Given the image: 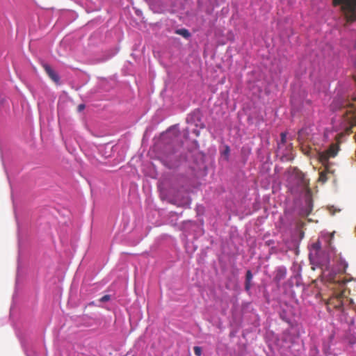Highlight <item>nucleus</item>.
Returning a JSON list of instances; mask_svg holds the SVG:
<instances>
[{
  "label": "nucleus",
  "instance_id": "obj_1",
  "mask_svg": "<svg viewBox=\"0 0 356 356\" xmlns=\"http://www.w3.org/2000/svg\"><path fill=\"white\" fill-rule=\"evenodd\" d=\"M334 6H341V10L348 23L356 21V0H333Z\"/></svg>",
  "mask_w": 356,
  "mask_h": 356
},
{
  "label": "nucleus",
  "instance_id": "obj_2",
  "mask_svg": "<svg viewBox=\"0 0 356 356\" xmlns=\"http://www.w3.org/2000/svg\"><path fill=\"white\" fill-rule=\"evenodd\" d=\"M339 150V145L337 144L332 143L327 150L319 153L318 159L323 165H325L330 158H333L337 156Z\"/></svg>",
  "mask_w": 356,
  "mask_h": 356
},
{
  "label": "nucleus",
  "instance_id": "obj_3",
  "mask_svg": "<svg viewBox=\"0 0 356 356\" xmlns=\"http://www.w3.org/2000/svg\"><path fill=\"white\" fill-rule=\"evenodd\" d=\"M42 67L45 71V72L47 74L49 77L56 84H60V76L59 75L55 72L51 67L47 64L44 63L42 64Z\"/></svg>",
  "mask_w": 356,
  "mask_h": 356
},
{
  "label": "nucleus",
  "instance_id": "obj_4",
  "mask_svg": "<svg viewBox=\"0 0 356 356\" xmlns=\"http://www.w3.org/2000/svg\"><path fill=\"white\" fill-rule=\"evenodd\" d=\"M175 159V156H174L164 155L162 158L163 163L169 168H173L177 166V164L174 162Z\"/></svg>",
  "mask_w": 356,
  "mask_h": 356
},
{
  "label": "nucleus",
  "instance_id": "obj_5",
  "mask_svg": "<svg viewBox=\"0 0 356 356\" xmlns=\"http://www.w3.org/2000/svg\"><path fill=\"white\" fill-rule=\"evenodd\" d=\"M296 177L298 179L299 184L303 187H306L309 184L308 180L305 178V174L301 171H296Z\"/></svg>",
  "mask_w": 356,
  "mask_h": 356
},
{
  "label": "nucleus",
  "instance_id": "obj_6",
  "mask_svg": "<svg viewBox=\"0 0 356 356\" xmlns=\"http://www.w3.org/2000/svg\"><path fill=\"white\" fill-rule=\"evenodd\" d=\"M252 273L251 270H248L246 272L245 275V289L247 291H249L251 288V280L252 279Z\"/></svg>",
  "mask_w": 356,
  "mask_h": 356
},
{
  "label": "nucleus",
  "instance_id": "obj_7",
  "mask_svg": "<svg viewBox=\"0 0 356 356\" xmlns=\"http://www.w3.org/2000/svg\"><path fill=\"white\" fill-rule=\"evenodd\" d=\"M349 293L350 291L346 288H343L336 296L339 300H341L342 298H347Z\"/></svg>",
  "mask_w": 356,
  "mask_h": 356
},
{
  "label": "nucleus",
  "instance_id": "obj_8",
  "mask_svg": "<svg viewBox=\"0 0 356 356\" xmlns=\"http://www.w3.org/2000/svg\"><path fill=\"white\" fill-rule=\"evenodd\" d=\"M175 33L183 36L185 38H188L191 36L189 31L186 29H177Z\"/></svg>",
  "mask_w": 356,
  "mask_h": 356
},
{
  "label": "nucleus",
  "instance_id": "obj_9",
  "mask_svg": "<svg viewBox=\"0 0 356 356\" xmlns=\"http://www.w3.org/2000/svg\"><path fill=\"white\" fill-rule=\"evenodd\" d=\"M318 180H319V181H321L323 183H325V181H327V170H324V171H322L320 172Z\"/></svg>",
  "mask_w": 356,
  "mask_h": 356
},
{
  "label": "nucleus",
  "instance_id": "obj_10",
  "mask_svg": "<svg viewBox=\"0 0 356 356\" xmlns=\"http://www.w3.org/2000/svg\"><path fill=\"white\" fill-rule=\"evenodd\" d=\"M280 137H281L280 143L283 145L285 144L286 140V133L282 132L280 134Z\"/></svg>",
  "mask_w": 356,
  "mask_h": 356
},
{
  "label": "nucleus",
  "instance_id": "obj_11",
  "mask_svg": "<svg viewBox=\"0 0 356 356\" xmlns=\"http://www.w3.org/2000/svg\"><path fill=\"white\" fill-rule=\"evenodd\" d=\"M194 353L197 355V356H200L201 354H202V349L199 346H195L194 348Z\"/></svg>",
  "mask_w": 356,
  "mask_h": 356
},
{
  "label": "nucleus",
  "instance_id": "obj_12",
  "mask_svg": "<svg viewBox=\"0 0 356 356\" xmlns=\"http://www.w3.org/2000/svg\"><path fill=\"white\" fill-rule=\"evenodd\" d=\"M111 300L110 295H105L99 299L100 302H107Z\"/></svg>",
  "mask_w": 356,
  "mask_h": 356
},
{
  "label": "nucleus",
  "instance_id": "obj_13",
  "mask_svg": "<svg viewBox=\"0 0 356 356\" xmlns=\"http://www.w3.org/2000/svg\"><path fill=\"white\" fill-rule=\"evenodd\" d=\"M353 108L352 111L356 113V98L355 99H353Z\"/></svg>",
  "mask_w": 356,
  "mask_h": 356
},
{
  "label": "nucleus",
  "instance_id": "obj_14",
  "mask_svg": "<svg viewBox=\"0 0 356 356\" xmlns=\"http://www.w3.org/2000/svg\"><path fill=\"white\" fill-rule=\"evenodd\" d=\"M302 134H303V130H300V131H298V140H299L300 141H301V140H302Z\"/></svg>",
  "mask_w": 356,
  "mask_h": 356
},
{
  "label": "nucleus",
  "instance_id": "obj_15",
  "mask_svg": "<svg viewBox=\"0 0 356 356\" xmlns=\"http://www.w3.org/2000/svg\"><path fill=\"white\" fill-rule=\"evenodd\" d=\"M313 247H314V249H316V250H318V249H320V248H321V245H320V243H314V244L313 245Z\"/></svg>",
  "mask_w": 356,
  "mask_h": 356
},
{
  "label": "nucleus",
  "instance_id": "obj_16",
  "mask_svg": "<svg viewBox=\"0 0 356 356\" xmlns=\"http://www.w3.org/2000/svg\"><path fill=\"white\" fill-rule=\"evenodd\" d=\"M85 108V105L84 104H79L78 106V111L80 112L81 111H83V109Z\"/></svg>",
  "mask_w": 356,
  "mask_h": 356
}]
</instances>
